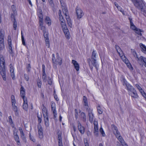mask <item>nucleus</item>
Returning a JSON list of instances; mask_svg holds the SVG:
<instances>
[{"label":"nucleus","instance_id":"obj_16","mask_svg":"<svg viewBox=\"0 0 146 146\" xmlns=\"http://www.w3.org/2000/svg\"><path fill=\"white\" fill-rule=\"evenodd\" d=\"M78 127L79 130L81 134H84L85 130L84 127L81 125L79 121L78 122Z\"/></svg>","mask_w":146,"mask_h":146},{"label":"nucleus","instance_id":"obj_46","mask_svg":"<svg viewBox=\"0 0 146 146\" xmlns=\"http://www.w3.org/2000/svg\"><path fill=\"white\" fill-rule=\"evenodd\" d=\"M61 25L63 30L67 29L65 23H64V24H61Z\"/></svg>","mask_w":146,"mask_h":146},{"label":"nucleus","instance_id":"obj_14","mask_svg":"<svg viewBox=\"0 0 146 146\" xmlns=\"http://www.w3.org/2000/svg\"><path fill=\"white\" fill-rule=\"evenodd\" d=\"M43 33L44 36L45 38V41L46 42V45L48 47V48L49 47L50 44L47 33L46 31H45L43 32Z\"/></svg>","mask_w":146,"mask_h":146},{"label":"nucleus","instance_id":"obj_20","mask_svg":"<svg viewBox=\"0 0 146 146\" xmlns=\"http://www.w3.org/2000/svg\"><path fill=\"white\" fill-rule=\"evenodd\" d=\"M72 63L74 66V68L77 71L79 70V65L77 61L74 60H72Z\"/></svg>","mask_w":146,"mask_h":146},{"label":"nucleus","instance_id":"obj_44","mask_svg":"<svg viewBox=\"0 0 146 146\" xmlns=\"http://www.w3.org/2000/svg\"><path fill=\"white\" fill-rule=\"evenodd\" d=\"M38 16L39 18L40 19L39 22H43V15L41 13H39L38 15Z\"/></svg>","mask_w":146,"mask_h":146},{"label":"nucleus","instance_id":"obj_43","mask_svg":"<svg viewBox=\"0 0 146 146\" xmlns=\"http://www.w3.org/2000/svg\"><path fill=\"white\" fill-rule=\"evenodd\" d=\"M139 90L143 96L145 98L146 97V94L143 89L141 88L140 89V90Z\"/></svg>","mask_w":146,"mask_h":146},{"label":"nucleus","instance_id":"obj_28","mask_svg":"<svg viewBox=\"0 0 146 146\" xmlns=\"http://www.w3.org/2000/svg\"><path fill=\"white\" fill-rule=\"evenodd\" d=\"M45 21L46 23L48 25H50L51 24V21L50 18L48 17H46L45 19Z\"/></svg>","mask_w":146,"mask_h":146},{"label":"nucleus","instance_id":"obj_13","mask_svg":"<svg viewBox=\"0 0 146 146\" xmlns=\"http://www.w3.org/2000/svg\"><path fill=\"white\" fill-rule=\"evenodd\" d=\"M51 106L52 111L54 115V118H56L57 115L56 111V105L54 103L52 102L51 103Z\"/></svg>","mask_w":146,"mask_h":146},{"label":"nucleus","instance_id":"obj_47","mask_svg":"<svg viewBox=\"0 0 146 146\" xmlns=\"http://www.w3.org/2000/svg\"><path fill=\"white\" fill-rule=\"evenodd\" d=\"M58 142L59 143H61L62 142V138L60 135L59 134L58 135Z\"/></svg>","mask_w":146,"mask_h":146},{"label":"nucleus","instance_id":"obj_18","mask_svg":"<svg viewBox=\"0 0 146 146\" xmlns=\"http://www.w3.org/2000/svg\"><path fill=\"white\" fill-rule=\"evenodd\" d=\"M7 40L9 45V48L11 50V53H12V40L11 39V38L10 36H8L7 38Z\"/></svg>","mask_w":146,"mask_h":146},{"label":"nucleus","instance_id":"obj_3","mask_svg":"<svg viewBox=\"0 0 146 146\" xmlns=\"http://www.w3.org/2000/svg\"><path fill=\"white\" fill-rule=\"evenodd\" d=\"M121 81L123 83V85L126 86V88L128 91V93L129 92H131L135 89L126 81V80L124 78H122Z\"/></svg>","mask_w":146,"mask_h":146},{"label":"nucleus","instance_id":"obj_32","mask_svg":"<svg viewBox=\"0 0 146 146\" xmlns=\"http://www.w3.org/2000/svg\"><path fill=\"white\" fill-rule=\"evenodd\" d=\"M98 113L100 114H102L103 112V110L100 106L99 105L97 108Z\"/></svg>","mask_w":146,"mask_h":146},{"label":"nucleus","instance_id":"obj_45","mask_svg":"<svg viewBox=\"0 0 146 146\" xmlns=\"http://www.w3.org/2000/svg\"><path fill=\"white\" fill-rule=\"evenodd\" d=\"M100 131L103 136L104 137L105 136V134L102 127H101L100 129Z\"/></svg>","mask_w":146,"mask_h":146},{"label":"nucleus","instance_id":"obj_9","mask_svg":"<svg viewBox=\"0 0 146 146\" xmlns=\"http://www.w3.org/2000/svg\"><path fill=\"white\" fill-rule=\"evenodd\" d=\"M37 127L39 137L42 139L43 137L42 128L40 124L38 125Z\"/></svg>","mask_w":146,"mask_h":146},{"label":"nucleus","instance_id":"obj_39","mask_svg":"<svg viewBox=\"0 0 146 146\" xmlns=\"http://www.w3.org/2000/svg\"><path fill=\"white\" fill-rule=\"evenodd\" d=\"M96 53L95 51L94 50L92 52L91 59H96Z\"/></svg>","mask_w":146,"mask_h":146},{"label":"nucleus","instance_id":"obj_10","mask_svg":"<svg viewBox=\"0 0 146 146\" xmlns=\"http://www.w3.org/2000/svg\"><path fill=\"white\" fill-rule=\"evenodd\" d=\"M128 94L129 96L134 99H138V96L137 92L135 89L129 92L128 93Z\"/></svg>","mask_w":146,"mask_h":146},{"label":"nucleus","instance_id":"obj_61","mask_svg":"<svg viewBox=\"0 0 146 146\" xmlns=\"http://www.w3.org/2000/svg\"><path fill=\"white\" fill-rule=\"evenodd\" d=\"M3 35H0V41H3Z\"/></svg>","mask_w":146,"mask_h":146},{"label":"nucleus","instance_id":"obj_25","mask_svg":"<svg viewBox=\"0 0 146 146\" xmlns=\"http://www.w3.org/2000/svg\"><path fill=\"white\" fill-rule=\"evenodd\" d=\"M115 136L121 143H123L124 141L122 137L120 135V133H118L117 134H115Z\"/></svg>","mask_w":146,"mask_h":146},{"label":"nucleus","instance_id":"obj_38","mask_svg":"<svg viewBox=\"0 0 146 146\" xmlns=\"http://www.w3.org/2000/svg\"><path fill=\"white\" fill-rule=\"evenodd\" d=\"M115 46L117 52L119 53V55H120L121 54H120V53L122 52V51H121V49H120V48L118 46L115 45Z\"/></svg>","mask_w":146,"mask_h":146},{"label":"nucleus","instance_id":"obj_36","mask_svg":"<svg viewBox=\"0 0 146 146\" xmlns=\"http://www.w3.org/2000/svg\"><path fill=\"white\" fill-rule=\"evenodd\" d=\"M81 115V118L83 119V121H85L86 119L85 114L84 112H82Z\"/></svg>","mask_w":146,"mask_h":146},{"label":"nucleus","instance_id":"obj_60","mask_svg":"<svg viewBox=\"0 0 146 146\" xmlns=\"http://www.w3.org/2000/svg\"><path fill=\"white\" fill-rule=\"evenodd\" d=\"M123 60L126 64H127L129 62V61L127 59H123Z\"/></svg>","mask_w":146,"mask_h":146},{"label":"nucleus","instance_id":"obj_8","mask_svg":"<svg viewBox=\"0 0 146 146\" xmlns=\"http://www.w3.org/2000/svg\"><path fill=\"white\" fill-rule=\"evenodd\" d=\"M87 111H88L89 120L91 123H92L93 120V114L92 112V110L90 108H87Z\"/></svg>","mask_w":146,"mask_h":146},{"label":"nucleus","instance_id":"obj_23","mask_svg":"<svg viewBox=\"0 0 146 146\" xmlns=\"http://www.w3.org/2000/svg\"><path fill=\"white\" fill-rule=\"evenodd\" d=\"M83 101L84 102V105L85 107V108L87 109V108H90L88 106L87 99L86 97L84 96L83 98Z\"/></svg>","mask_w":146,"mask_h":146},{"label":"nucleus","instance_id":"obj_51","mask_svg":"<svg viewBox=\"0 0 146 146\" xmlns=\"http://www.w3.org/2000/svg\"><path fill=\"white\" fill-rule=\"evenodd\" d=\"M31 68V67L30 64H28V65H27V71L28 72H29L30 71Z\"/></svg>","mask_w":146,"mask_h":146},{"label":"nucleus","instance_id":"obj_11","mask_svg":"<svg viewBox=\"0 0 146 146\" xmlns=\"http://www.w3.org/2000/svg\"><path fill=\"white\" fill-rule=\"evenodd\" d=\"M5 57L2 54H0V68H5Z\"/></svg>","mask_w":146,"mask_h":146},{"label":"nucleus","instance_id":"obj_7","mask_svg":"<svg viewBox=\"0 0 146 146\" xmlns=\"http://www.w3.org/2000/svg\"><path fill=\"white\" fill-rule=\"evenodd\" d=\"M76 11L77 16V18L78 19H80L84 15L81 9L78 7H77Z\"/></svg>","mask_w":146,"mask_h":146},{"label":"nucleus","instance_id":"obj_54","mask_svg":"<svg viewBox=\"0 0 146 146\" xmlns=\"http://www.w3.org/2000/svg\"><path fill=\"white\" fill-rule=\"evenodd\" d=\"M4 48V44H0V49L2 50Z\"/></svg>","mask_w":146,"mask_h":146},{"label":"nucleus","instance_id":"obj_6","mask_svg":"<svg viewBox=\"0 0 146 146\" xmlns=\"http://www.w3.org/2000/svg\"><path fill=\"white\" fill-rule=\"evenodd\" d=\"M94 134L95 136L98 137L99 136V131L98 127L97 121H94Z\"/></svg>","mask_w":146,"mask_h":146},{"label":"nucleus","instance_id":"obj_37","mask_svg":"<svg viewBox=\"0 0 146 146\" xmlns=\"http://www.w3.org/2000/svg\"><path fill=\"white\" fill-rule=\"evenodd\" d=\"M47 78L45 72H44V73H42V78L43 81L44 82H46L47 80Z\"/></svg>","mask_w":146,"mask_h":146},{"label":"nucleus","instance_id":"obj_63","mask_svg":"<svg viewBox=\"0 0 146 146\" xmlns=\"http://www.w3.org/2000/svg\"><path fill=\"white\" fill-rule=\"evenodd\" d=\"M133 54L135 57H137H137H138L137 56L136 53L135 52V51L133 52Z\"/></svg>","mask_w":146,"mask_h":146},{"label":"nucleus","instance_id":"obj_64","mask_svg":"<svg viewBox=\"0 0 146 146\" xmlns=\"http://www.w3.org/2000/svg\"><path fill=\"white\" fill-rule=\"evenodd\" d=\"M25 78V80L27 81H28L29 80V77L27 76H26L25 74L24 75Z\"/></svg>","mask_w":146,"mask_h":146},{"label":"nucleus","instance_id":"obj_56","mask_svg":"<svg viewBox=\"0 0 146 146\" xmlns=\"http://www.w3.org/2000/svg\"><path fill=\"white\" fill-rule=\"evenodd\" d=\"M37 85H38V86L39 88H40L41 87V82L40 81H39L38 82H37Z\"/></svg>","mask_w":146,"mask_h":146},{"label":"nucleus","instance_id":"obj_59","mask_svg":"<svg viewBox=\"0 0 146 146\" xmlns=\"http://www.w3.org/2000/svg\"><path fill=\"white\" fill-rule=\"evenodd\" d=\"M135 86L137 87V88L139 90L141 88V87L139 86V85L138 84H135Z\"/></svg>","mask_w":146,"mask_h":146},{"label":"nucleus","instance_id":"obj_34","mask_svg":"<svg viewBox=\"0 0 146 146\" xmlns=\"http://www.w3.org/2000/svg\"><path fill=\"white\" fill-rule=\"evenodd\" d=\"M13 27L15 30H16L17 27V22L14 17H13Z\"/></svg>","mask_w":146,"mask_h":146},{"label":"nucleus","instance_id":"obj_48","mask_svg":"<svg viewBox=\"0 0 146 146\" xmlns=\"http://www.w3.org/2000/svg\"><path fill=\"white\" fill-rule=\"evenodd\" d=\"M127 66L128 67L130 70H133V68L132 66L130 63L129 62L127 64H126Z\"/></svg>","mask_w":146,"mask_h":146},{"label":"nucleus","instance_id":"obj_19","mask_svg":"<svg viewBox=\"0 0 146 146\" xmlns=\"http://www.w3.org/2000/svg\"><path fill=\"white\" fill-rule=\"evenodd\" d=\"M25 89L23 86H22L20 88V94L23 100L27 99V98L25 96Z\"/></svg>","mask_w":146,"mask_h":146},{"label":"nucleus","instance_id":"obj_53","mask_svg":"<svg viewBox=\"0 0 146 146\" xmlns=\"http://www.w3.org/2000/svg\"><path fill=\"white\" fill-rule=\"evenodd\" d=\"M48 84L50 85H51L52 83V81L51 79L48 78Z\"/></svg>","mask_w":146,"mask_h":146},{"label":"nucleus","instance_id":"obj_40","mask_svg":"<svg viewBox=\"0 0 146 146\" xmlns=\"http://www.w3.org/2000/svg\"><path fill=\"white\" fill-rule=\"evenodd\" d=\"M17 130L16 129V128L15 127L13 130V134L14 137L19 136L17 134Z\"/></svg>","mask_w":146,"mask_h":146},{"label":"nucleus","instance_id":"obj_2","mask_svg":"<svg viewBox=\"0 0 146 146\" xmlns=\"http://www.w3.org/2000/svg\"><path fill=\"white\" fill-rule=\"evenodd\" d=\"M52 61L53 63L55 64H58L60 65L62 64V59L60 58L58 53H56V59L55 57L54 54H52Z\"/></svg>","mask_w":146,"mask_h":146},{"label":"nucleus","instance_id":"obj_57","mask_svg":"<svg viewBox=\"0 0 146 146\" xmlns=\"http://www.w3.org/2000/svg\"><path fill=\"white\" fill-rule=\"evenodd\" d=\"M42 73H44V72H45V66L43 64L42 66Z\"/></svg>","mask_w":146,"mask_h":146},{"label":"nucleus","instance_id":"obj_22","mask_svg":"<svg viewBox=\"0 0 146 146\" xmlns=\"http://www.w3.org/2000/svg\"><path fill=\"white\" fill-rule=\"evenodd\" d=\"M45 125L46 127H48L49 125V119L48 115H44Z\"/></svg>","mask_w":146,"mask_h":146},{"label":"nucleus","instance_id":"obj_21","mask_svg":"<svg viewBox=\"0 0 146 146\" xmlns=\"http://www.w3.org/2000/svg\"><path fill=\"white\" fill-rule=\"evenodd\" d=\"M23 100V109L26 111L28 110V105L27 103V99H25Z\"/></svg>","mask_w":146,"mask_h":146},{"label":"nucleus","instance_id":"obj_49","mask_svg":"<svg viewBox=\"0 0 146 146\" xmlns=\"http://www.w3.org/2000/svg\"><path fill=\"white\" fill-rule=\"evenodd\" d=\"M48 2L50 5L52 7L54 6V4L52 1V0H48Z\"/></svg>","mask_w":146,"mask_h":146},{"label":"nucleus","instance_id":"obj_58","mask_svg":"<svg viewBox=\"0 0 146 146\" xmlns=\"http://www.w3.org/2000/svg\"><path fill=\"white\" fill-rule=\"evenodd\" d=\"M60 21L61 22V24H64V23H65V21L64 20V18L62 19H60Z\"/></svg>","mask_w":146,"mask_h":146},{"label":"nucleus","instance_id":"obj_33","mask_svg":"<svg viewBox=\"0 0 146 146\" xmlns=\"http://www.w3.org/2000/svg\"><path fill=\"white\" fill-rule=\"evenodd\" d=\"M136 33L141 36V32H142V30L137 28L135 30H134Z\"/></svg>","mask_w":146,"mask_h":146},{"label":"nucleus","instance_id":"obj_42","mask_svg":"<svg viewBox=\"0 0 146 146\" xmlns=\"http://www.w3.org/2000/svg\"><path fill=\"white\" fill-rule=\"evenodd\" d=\"M140 46L142 48V50L146 51V47L145 46L142 44L140 43Z\"/></svg>","mask_w":146,"mask_h":146},{"label":"nucleus","instance_id":"obj_41","mask_svg":"<svg viewBox=\"0 0 146 146\" xmlns=\"http://www.w3.org/2000/svg\"><path fill=\"white\" fill-rule=\"evenodd\" d=\"M131 28L133 30H135L137 28L134 25L133 22H131L130 24Z\"/></svg>","mask_w":146,"mask_h":146},{"label":"nucleus","instance_id":"obj_29","mask_svg":"<svg viewBox=\"0 0 146 146\" xmlns=\"http://www.w3.org/2000/svg\"><path fill=\"white\" fill-rule=\"evenodd\" d=\"M13 110L15 112L16 114H18V110L15 104L12 105Z\"/></svg>","mask_w":146,"mask_h":146},{"label":"nucleus","instance_id":"obj_5","mask_svg":"<svg viewBox=\"0 0 146 146\" xmlns=\"http://www.w3.org/2000/svg\"><path fill=\"white\" fill-rule=\"evenodd\" d=\"M134 5L137 7L142 10L143 8L145 7L144 3L141 1H138L137 0L133 3Z\"/></svg>","mask_w":146,"mask_h":146},{"label":"nucleus","instance_id":"obj_12","mask_svg":"<svg viewBox=\"0 0 146 146\" xmlns=\"http://www.w3.org/2000/svg\"><path fill=\"white\" fill-rule=\"evenodd\" d=\"M137 61L139 64L141 66H143L145 64L146 61V58L143 57L142 56H140L139 57H137Z\"/></svg>","mask_w":146,"mask_h":146},{"label":"nucleus","instance_id":"obj_26","mask_svg":"<svg viewBox=\"0 0 146 146\" xmlns=\"http://www.w3.org/2000/svg\"><path fill=\"white\" fill-rule=\"evenodd\" d=\"M39 29H40L42 31L43 33L46 31L45 27L43 26V22H39Z\"/></svg>","mask_w":146,"mask_h":146},{"label":"nucleus","instance_id":"obj_50","mask_svg":"<svg viewBox=\"0 0 146 146\" xmlns=\"http://www.w3.org/2000/svg\"><path fill=\"white\" fill-rule=\"evenodd\" d=\"M29 137L31 140L33 142H35V140L34 139V137L33 136H31L30 133Z\"/></svg>","mask_w":146,"mask_h":146},{"label":"nucleus","instance_id":"obj_52","mask_svg":"<svg viewBox=\"0 0 146 146\" xmlns=\"http://www.w3.org/2000/svg\"><path fill=\"white\" fill-rule=\"evenodd\" d=\"M22 42L23 44L24 45H25V41L24 40V37L23 35H22Z\"/></svg>","mask_w":146,"mask_h":146},{"label":"nucleus","instance_id":"obj_35","mask_svg":"<svg viewBox=\"0 0 146 146\" xmlns=\"http://www.w3.org/2000/svg\"><path fill=\"white\" fill-rule=\"evenodd\" d=\"M0 69L1 70L0 72L1 74L2 75H5V68H0Z\"/></svg>","mask_w":146,"mask_h":146},{"label":"nucleus","instance_id":"obj_1","mask_svg":"<svg viewBox=\"0 0 146 146\" xmlns=\"http://www.w3.org/2000/svg\"><path fill=\"white\" fill-rule=\"evenodd\" d=\"M60 2L62 9L63 12L66 16V18L67 20L68 25L70 27H72V25L71 22L69 18V16H68V12L66 5L62 0H60Z\"/></svg>","mask_w":146,"mask_h":146},{"label":"nucleus","instance_id":"obj_17","mask_svg":"<svg viewBox=\"0 0 146 146\" xmlns=\"http://www.w3.org/2000/svg\"><path fill=\"white\" fill-rule=\"evenodd\" d=\"M10 71L11 72V76L13 79L15 78V75L14 73V69L13 65L10 64L9 65Z\"/></svg>","mask_w":146,"mask_h":146},{"label":"nucleus","instance_id":"obj_15","mask_svg":"<svg viewBox=\"0 0 146 146\" xmlns=\"http://www.w3.org/2000/svg\"><path fill=\"white\" fill-rule=\"evenodd\" d=\"M19 130L20 132L21 137L23 140V141L25 142V143H26V138L22 128L21 127H19Z\"/></svg>","mask_w":146,"mask_h":146},{"label":"nucleus","instance_id":"obj_62","mask_svg":"<svg viewBox=\"0 0 146 146\" xmlns=\"http://www.w3.org/2000/svg\"><path fill=\"white\" fill-rule=\"evenodd\" d=\"M121 144L123 146H128L125 141L123 143H121Z\"/></svg>","mask_w":146,"mask_h":146},{"label":"nucleus","instance_id":"obj_55","mask_svg":"<svg viewBox=\"0 0 146 146\" xmlns=\"http://www.w3.org/2000/svg\"><path fill=\"white\" fill-rule=\"evenodd\" d=\"M37 117L38 118V122H39L38 124H40V123H41V121H42V119H41V117H39L38 116V115H37Z\"/></svg>","mask_w":146,"mask_h":146},{"label":"nucleus","instance_id":"obj_24","mask_svg":"<svg viewBox=\"0 0 146 146\" xmlns=\"http://www.w3.org/2000/svg\"><path fill=\"white\" fill-rule=\"evenodd\" d=\"M111 128L113 131L114 134L115 135V134H117L118 133H119L118 131L117 127L114 125H111Z\"/></svg>","mask_w":146,"mask_h":146},{"label":"nucleus","instance_id":"obj_4","mask_svg":"<svg viewBox=\"0 0 146 146\" xmlns=\"http://www.w3.org/2000/svg\"><path fill=\"white\" fill-rule=\"evenodd\" d=\"M91 60H91L90 58L88 59L87 60V61L90 69L92 70L93 68V66H95L97 70L98 66L96 63V59H91Z\"/></svg>","mask_w":146,"mask_h":146},{"label":"nucleus","instance_id":"obj_27","mask_svg":"<svg viewBox=\"0 0 146 146\" xmlns=\"http://www.w3.org/2000/svg\"><path fill=\"white\" fill-rule=\"evenodd\" d=\"M63 30L65 35L66 38L68 39H69L70 38V36L69 35V33L68 32V29H65Z\"/></svg>","mask_w":146,"mask_h":146},{"label":"nucleus","instance_id":"obj_31","mask_svg":"<svg viewBox=\"0 0 146 146\" xmlns=\"http://www.w3.org/2000/svg\"><path fill=\"white\" fill-rule=\"evenodd\" d=\"M14 138L17 145L19 146L21 145V143L19 141V136H17V137H14Z\"/></svg>","mask_w":146,"mask_h":146},{"label":"nucleus","instance_id":"obj_30","mask_svg":"<svg viewBox=\"0 0 146 146\" xmlns=\"http://www.w3.org/2000/svg\"><path fill=\"white\" fill-rule=\"evenodd\" d=\"M11 102L12 103V105H14L15 104L16 101L15 99V96L13 95H12L11 96Z\"/></svg>","mask_w":146,"mask_h":146}]
</instances>
